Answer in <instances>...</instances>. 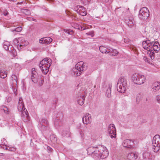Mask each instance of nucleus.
<instances>
[{"label": "nucleus", "mask_w": 160, "mask_h": 160, "mask_svg": "<svg viewBox=\"0 0 160 160\" xmlns=\"http://www.w3.org/2000/svg\"><path fill=\"white\" fill-rule=\"evenodd\" d=\"M44 79L42 78L40 81L39 82V85L40 86H41L42 85L44 82Z\"/></svg>", "instance_id": "4c0bfd02"}, {"label": "nucleus", "mask_w": 160, "mask_h": 160, "mask_svg": "<svg viewBox=\"0 0 160 160\" xmlns=\"http://www.w3.org/2000/svg\"><path fill=\"white\" fill-rule=\"evenodd\" d=\"M109 50H110L109 52L110 55H111L116 56L118 53V52L116 49H113L112 48L109 49Z\"/></svg>", "instance_id": "b1692460"}, {"label": "nucleus", "mask_w": 160, "mask_h": 160, "mask_svg": "<svg viewBox=\"0 0 160 160\" xmlns=\"http://www.w3.org/2000/svg\"><path fill=\"white\" fill-rule=\"evenodd\" d=\"M52 62V60L48 58H45L41 61L39 67L43 74L46 75L48 73Z\"/></svg>", "instance_id": "f03ea898"}, {"label": "nucleus", "mask_w": 160, "mask_h": 160, "mask_svg": "<svg viewBox=\"0 0 160 160\" xmlns=\"http://www.w3.org/2000/svg\"><path fill=\"white\" fill-rule=\"evenodd\" d=\"M83 123L88 125L91 123L92 121L91 115L89 113L85 114L82 118Z\"/></svg>", "instance_id": "9b49d317"}, {"label": "nucleus", "mask_w": 160, "mask_h": 160, "mask_svg": "<svg viewBox=\"0 0 160 160\" xmlns=\"http://www.w3.org/2000/svg\"><path fill=\"white\" fill-rule=\"evenodd\" d=\"M111 85H109L108 86V88L106 92V96L108 97L109 98L111 97Z\"/></svg>", "instance_id": "a878e982"}, {"label": "nucleus", "mask_w": 160, "mask_h": 160, "mask_svg": "<svg viewBox=\"0 0 160 160\" xmlns=\"http://www.w3.org/2000/svg\"><path fill=\"white\" fill-rule=\"evenodd\" d=\"M48 149L50 151V152H52V149L50 147H47Z\"/></svg>", "instance_id": "09e8293b"}, {"label": "nucleus", "mask_w": 160, "mask_h": 160, "mask_svg": "<svg viewBox=\"0 0 160 160\" xmlns=\"http://www.w3.org/2000/svg\"><path fill=\"white\" fill-rule=\"evenodd\" d=\"M142 46L144 49L148 51H150L152 48L156 52H158L160 49V45L158 42H151L148 40L142 42Z\"/></svg>", "instance_id": "f257e3e1"}, {"label": "nucleus", "mask_w": 160, "mask_h": 160, "mask_svg": "<svg viewBox=\"0 0 160 160\" xmlns=\"http://www.w3.org/2000/svg\"><path fill=\"white\" fill-rule=\"evenodd\" d=\"M146 28H147V29H148V27H146Z\"/></svg>", "instance_id": "4d7b16f0"}, {"label": "nucleus", "mask_w": 160, "mask_h": 160, "mask_svg": "<svg viewBox=\"0 0 160 160\" xmlns=\"http://www.w3.org/2000/svg\"><path fill=\"white\" fill-rule=\"evenodd\" d=\"M1 110L4 111L6 114H8L9 111L8 108L5 106H2L1 107Z\"/></svg>", "instance_id": "c85d7f7f"}, {"label": "nucleus", "mask_w": 160, "mask_h": 160, "mask_svg": "<svg viewBox=\"0 0 160 160\" xmlns=\"http://www.w3.org/2000/svg\"><path fill=\"white\" fill-rule=\"evenodd\" d=\"M78 29H79L80 30L81 29L82 30H84L85 29L84 28H83L81 26H80V27H79L78 28Z\"/></svg>", "instance_id": "49530a36"}, {"label": "nucleus", "mask_w": 160, "mask_h": 160, "mask_svg": "<svg viewBox=\"0 0 160 160\" xmlns=\"http://www.w3.org/2000/svg\"><path fill=\"white\" fill-rule=\"evenodd\" d=\"M3 14L5 16H6L8 15L9 14V13L6 10L3 11Z\"/></svg>", "instance_id": "79ce46f5"}, {"label": "nucleus", "mask_w": 160, "mask_h": 160, "mask_svg": "<svg viewBox=\"0 0 160 160\" xmlns=\"http://www.w3.org/2000/svg\"><path fill=\"white\" fill-rule=\"evenodd\" d=\"M10 47V43L8 41H5L3 43V47L6 50H9V47Z\"/></svg>", "instance_id": "393cba45"}, {"label": "nucleus", "mask_w": 160, "mask_h": 160, "mask_svg": "<svg viewBox=\"0 0 160 160\" xmlns=\"http://www.w3.org/2000/svg\"><path fill=\"white\" fill-rule=\"evenodd\" d=\"M70 73L72 76H79L81 74V71L75 68H73L70 71Z\"/></svg>", "instance_id": "aec40b11"}, {"label": "nucleus", "mask_w": 160, "mask_h": 160, "mask_svg": "<svg viewBox=\"0 0 160 160\" xmlns=\"http://www.w3.org/2000/svg\"><path fill=\"white\" fill-rule=\"evenodd\" d=\"M82 0V1H83V0Z\"/></svg>", "instance_id": "13d9d810"}, {"label": "nucleus", "mask_w": 160, "mask_h": 160, "mask_svg": "<svg viewBox=\"0 0 160 160\" xmlns=\"http://www.w3.org/2000/svg\"><path fill=\"white\" fill-rule=\"evenodd\" d=\"M7 76V73L6 71L4 70L1 73H0V77L2 78H5Z\"/></svg>", "instance_id": "c756f323"}, {"label": "nucleus", "mask_w": 160, "mask_h": 160, "mask_svg": "<svg viewBox=\"0 0 160 160\" xmlns=\"http://www.w3.org/2000/svg\"><path fill=\"white\" fill-rule=\"evenodd\" d=\"M150 52V53H149V55L151 57V58L152 59L154 58V52L152 50V49L150 50V51H149Z\"/></svg>", "instance_id": "2f4dec72"}, {"label": "nucleus", "mask_w": 160, "mask_h": 160, "mask_svg": "<svg viewBox=\"0 0 160 160\" xmlns=\"http://www.w3.org/2000/svg\"><path fill=\"white\" fill-rule=\"evenodd\" d=\"M88 65L82 61L78 62L75 65V68L81 71V72L85 71L87 69Z\"/></svg>", "instance_id": "9d476101"}, {"label": "nucleus", "mask_w": 160, "mask_h": 160, "mask_svg": "<svg viewBox=\"0 0 160 160\" xmlns=\"http://www.w3.org/2000/svg\"><path fill=\"white\" fill-rule=\"evenodd\" d=\"M31 79L32 81L34 83H37L38 82V74L36 71V69L34 68L32 69Z\"/></svg>", "instance_id": "f8f14e48"}, {"label": "nucleus", "mask_w": 160, "mask_h": 160, "mask_svg": "<svg viewBox=\"0 0 160 160\" xmlns=\"http://www.w3.org/2000/svg\"><path fill=\"white\" fill-rule=\"evenodd\" d=\"M54 125H55V126L56 127L58 126V125H57L56 122H55V123H54Z\"/></svg>", "instance_id": "8fccbe9b"}, {"label": "nucleus", "mask_w": 160, "mask_h": 160, "mask_svg": "<svg viewBox=\"0 0 160 160\" xmlns=\"http://www.w3.org/2000/svg\"><path fill=\"white\" fill-rule=\"evenodd\" d=\"M9 98H8V100H9Z\"/></svg>", "instance_id": "6e6d98bb"}, {"label": "nucleus", "mask_w": 160, "mask_h": 160, "mask_svg": "<svg viewBox=\"0 0 160 160\" xmlns=\"http://www.w3.org/2000/svg\"><path fill=\"white\" fill-rule=\"evenodd\" d=\"M156 99L157 101L159 103H160V96L157 95L156 97Z\"/></svg>", "instance_id": "ea45409f"}, {"label": "nucleus", "mask_w": 160, "mask_h": 160, "mask_svg": "<svg viewBox=\"0 0 160 160\" xmlns=\"http://www.w3.org/2000/svg\"><path fill=\"white\" fill-rule=\"evenodd\" d=\"M108 131L110 137L112 139H115L116 132L115 125L113 124H110L108 126Z\"/></svg>", "instance_id": "1a4fd4ad"}, {"label": "nucleus", "mask_w": 160, "mask_h": 160, "mask_svg": "<svg viewBox=\"0 0 160 160\" xmlns=\"http://www.w3.org/2000/svg\"><path fill=\"white\" fill-rule=\"evenodd\" d=\"M17 108L19 111L22 112V114L23 115L27 118L28 117V112L25 109L23 103V100L22 98H20L18 102Z\"/></svg>", "instance_id": "0eeeda50"}, {"label": "nucleus", "mask_w": 160, "mask_h": 160, "mask_svg": "<svg viewBox=\"0 0 160 160\" xmlns=\"http://www.w3.org/2000/svg\"><path fill=\"white\" fill-rule=\"evenodd\" d=\"M109 0H104V1L106 2H108Z\"/></svg>", "instance_id": "3c124183"}, {"label": "nucleus", "mask_w": 160, "mask_h": 160, "mask_svg": "<svg viewBox=\"0 0 160 160\" xmlns=\"http://www.w3.org/2000/svg\"><path fill=\"white\" fill-rule=\"evenodd\" d=\"M78 8L76 10V12L82 16H85L87 15V12L85 8L82 6H79V7L77 6Z\"/></svg>", "instance_id": "4468645a"}, {"label": "nucleus", "mask_w": 160, "mask_h": 160, "mask_svg": "<svg viewBox=\"0 0 160 160\" xmlns=\"http://www.w3.org/2000/svg\"><path fill=\"white\" fill-rule=\"evenodd\" d=\"M66 32L68 33L69 34H71L72 32V30H71L70 31H69L68 30H66Z\"/></svg>", "instance_id": "c03bdc74"}, {"label": "nucleus", "mask_w": 160, "mask_h": 160, "mask_svg": "<svg viewBox=\"0 0 160 160\" xmlns=\"http://www.w3.org/2000/svg\"><path fill=\"white\" fill-rule=\"evenodd\" d=\"M41 128L43 129H48V122L46 119L42 118L41 120Z\"/></svg>", "instance_id": "f3484780"}, {"label": "nucleus", "mask_w": 160, "mask_h": 160, "mask_svg": "<svg viewBox=\"0 0 160 160\" xmlns=\"http://www.w3.org/2000/svg\"><path fill=\"white\" fill-rule=\"evenodd\" d=\"M131 79L134 83L141 85L145 82L146 78L143 75L138 73H134L132 75Z\"/></svg>", "instance_id": "39448f33"}, {"label": "nucleus", "mask_w": 160, "mask_h": 160, "mask_svg": "<svg viewBox=\"0 0 160 160\" xmlns=\"http://www.w3.org/2000/svg\"><path fill=\"white\" fill-rule=\"evenodd\" d=\"M138 157L137 154L136 152H130L127 155L128 159L130 160H135Z\"/></svg>", "instance_id": "a211bd4d"}, {"label": "nucleus", "mask_w": 160, "mask_h": 160, "mask_svg": "<svg viewBox=\"0 0 160 160\" xmlns=\"http://www.w3.org/2000/svg\"><path fill=\"white\" fill-rule=\"evenodd\" d=\"M95 149V147H89L87 149L88 152L89 153V154H94Z\"/></svg>", "instance_id": "cd10ccee"}, {"label": "nucleus", "mask_w": 160, "mask_h": 160, "mask_svg": "<svg viewBox=\"0 0 160 160\" xmlns=\"http://www.w3.org/2000/svg\"><path fill=\"white\" fill-rule=\"evenodd\" d=\"M9 150L12 151H15L16 150V149L14 148H10L8 147Z\"/></svg>", "instance_id": "37998d69"}, {"label": "nucleus", "mask_w": 160, "mask_h": 160, "mask_svg": "<svg viewBox=\"0 0 160 160\" xmlns=\"http://www.w3.org/2000/svg\"><path fill=\"white\" fill-rule=\"evenodd\" d=\"M152 88L153 92L159 90L160 89V82H154L152 84Z\"/></svg>", "instance_id": "6ab92c4d"}, {"label": "nucleus", "mask_w": 160, "mask_h": 160, "mask_svg": "<svg viewBox=\"0 0 160 160\" xmlns=\"http://www.w3.org/2000/svg\"><path fill=\"white\" fill-rule=\"evenodd\" d=\"M22 30V28L21 27H17V28H15L14 29V31H16V32H19L21 31Z\"/></svg>", "instance_id": "e433bc0d"}, {"label": "nucleus", "mask_w": 160, "mask_h": 160, "mask_svg": "<svg viewBox=\"0 0 160 160\" xmlns=\"http://www.w3.org/2000/svg\"><path fill=\"white\" fill-rule=\"evenodd\" d=\"M3 70H2V69H0V73H1V72H2L3 71Z\"/></svg>", "instance_id": "603ef678"}, {"label": "nucleus", "mask_w": 160, "mask_h": 160, "mask_svg": "<svg viewBox=\"0 0 160 160\" xmlns=\"http://www.w3.org/2000/svg\"><path fill=\"white\" fill-rule=\"evenodd\" d=\"M125 22L127 25L130 27H132L135 24V21L133 19L125 20Z\"/></svg>", "instance_id": "4be33fe9"}, {"label": "nucleus", "mask_w": 160, "mask_h": 160, "mask_svg": "<svg viewBox=\"0 0 160 160\" xmlns=\"http://www.w3.org/2000/svg\"><path fill=\"white\" fill-rule=\"evenodd\" d=\"M152 149L155 152H157L160 149V136L158 135H155L152 141Z\"/></svg>", "instance_id": "423d86ee"}, {"label": "nucleus", "mask_w": 160, "mask_h": 160, "mask_svg": "<svg viewBox=\"0 0 160 160\" xmlns=\"http://www.w3.org/2000/svg\"><path fill=\"white\" fill-rule=\"evenodd\" d=\"M1 147L4 149L9 150L8 147H7V146L5 145H1Z\"/></svg>", "instance_id": "a19ab883"}, {"label": "nucleus", "mask_w": 160, "mask_h": 160, "mask_svg": "<svg viewBox=\"0 0 160 160\" xmlns=\"http://www.w3.org/2000/svg\"><path fill=\"white\" fill-rule=\"evenodd\" d=\"M12 78L13 81L14 80L15 82H17V78L16 75H12Z\"/></svg>", "instance_id": "58836bf2"}, {"label": "nucleus", "mask_w": 160, "mask_h": 160, "mask_svg": "<svg viewBox=\"0 0 160 160\" xmlns=\"http://www.w3.org/2000/svg\"><path fill=\"white\" fill-rule=\"evenodd\" d=\"M86 34L88 36H91V37H93L94 36V32L93 31H91L88 32L86 33Z\"/></svg>", "instance_id": "c9c22d12"}, {"label": "nucleus", "mask_w": 160, "mask_h": 160, "mask_svg": "<svg viewBox=\"0 0 160 160\" xmlns=\"http://www.w3.org/2000/svg\"><path fill=\"white\" fill-rule=\"evenodd\" d=\"M143 59L146 62H148V59L146 57H144Z\"/></svg>", "instance_id": "de8ad7c7"}, {"label": "nucleus", "mask_w": 160, "mask_h": 160, "mask_svg": "<svg viewBox=\"0 0 160 160\" xmlns=\"http://www.w3.org/2000/svg\"><path fill=\"white\" fill-rule=\"evenodd\" d=\"M128 81L124 77H121L118 80L117 84V89L118 92L124 93L127 88Z\"/></svg>", "instance_id": "20e7f679"}, {"label": "nucleus", "mask_w": 160, "mask_h": 160, "mask_svg": "<svg viewBox=\"0 0 160 160\" xmlns=\"http://www.w3.org/2000/svg\"><path fill=\"white\" fill-rule=\"evenodd\" d=\"M109 152L106 147L101 145L95 147L94 155L101 158H105L108 155Z\"/></svg>", "instance_id": "7ed1b4c3"}, {"label": "nucleus", "mask_w": 160, "mask_h": 160, "mask_svg": "<svg viewBox=\"0 0 160 160\" xmlns=\"http://www.w3.org/2000/svg\"><path fill=\"white\" fill-rule=\"evenodd\" d=\"M28 41H26L24 38H20L19 45L18 47V49L19 50L21 49L25 46L28 45Z\"/></svg>", "instance_id": "ddd939ff"}, {"label": "nucleus", "mask_w": 160, "mask_h": 160, "mask_svg": "<svg viewBox=\"0 0 160 160\" xmlns=\"http://www.w3.org/2000/svg\"><path fill=\"white\" fill-rule=\"evenodd\" d=\"M8 98H9V101H10L11 100V98L10 97Z\"/></svg>", "instance_id": "864d4df0"}, {"label": "nucleus", "mask_w": 160, "mask_h": 160, "mask_svg": "<svg viewBox=\"0 0 160 160\" xmlns=\"http://www.w3.org/2000/svg\"><path fill=\"white\" fill-rule=\"evenodd\" d=\"M149 11L146 7H143L139 11V18L142 20L147 19L149 16Z\"/></svg>", "instance_id": "6e6552de"}, {"label": "nucleus", "mask_w": 160, "mask_h": 160, "mask_svg": "<svg viewBox=\"0 0 160 160\" xmlns=\"http://www.w3.org/2000/svg\"><path fill=\"white\" fill-rule=\"evenodd\" d=\"M13 43L16 45L18 47V46L19 45V38H18V39L15 38L13 41Z\"/></svg>", "instance_id": "7c9ffc66"}, {"label": "nucleus", "mask_w": 160, "mask_h": 160, "mask_svg": "<svg viewBox=\"0 0 160 160\" xmlns=\"http://www.w3.org/2000/svg\"><path fill=\"white\" fill-rule=\"evenodd\" d=\"M29 18V19H28L29 20L31 21L32 20V21H36V20L35 19L30 18Z\"/></svg>", "instance_id": "a18cd8bd"}, {"label": "nucleus", "mask_w": 160, "mask_h": 160, "mask_svg": "<svg viewBox=\"0 0 160 160\" xmlns=\"http://www.w3.org/2000/svg\"><path fill=\"white\" fill-rule=\"evenodd\" d=\"M52 41V39L50 37H46L40 39L39 42L40 43L48 44L50 43Z\"/></svg>", "instance_id": "dca6fc26"}, {"label": "nucleus", "mask_w": 160, "mask_h": 160, "mask_svg": "<svg viewBox=\"0 0 160 160\" xmlns=\"http://www.w3.org/2000/svg\"><path fill=\"white\" fill-rule=\"evenodd\" d=\"M133 144V142L132 140L126 139L123 141L122 145L124 147L129 148L131 147Z\"/></svg>", "instance_id": "2eb2a0df"}, {"label": "nucleus", "mask_w": 160, "mask_h": 160, "mask_svg": "<svg viewBox=\"0 0 160 160\" xmlns=\"http://www.w3.org/2000/svg\"><path fill=\"white\" fill-rule=\"evenodd\" d=\"M144 96H143L142 94H141V93L138 94V96H137L136 99L137 102L138 101H140L141 100H142Z\"/></svg>", "instance_id": "473e14b6"}, {"label": "nucleus", "mask_w": 160, "mask_h": 160, "mask_svg": "<svg viewBox=\"0 0 160 160\" xmlns=\"http://www.w3.org/2000/svg\"><path fill=\"white\" fill-rule=\"evenodd\" d=\"M22 12L27 15H28L31 14L30 11L29 10L27 9H24L22 10Z\"/></svg>", "instance_id": "72a5a7b5"}, {"label": "nucleus", "mask_w": 160, "mask_h": 160, "mask_svg": "<svg viewBox=\"0 0 160 160\" xmlns=\"http://www.w3.org/2000/svg\"><path fill=\"white\" fill-rule=\"evenodd\" d=\"M50 139L54 143L57 140V138L56 137H55L53 135L51 136L50 137Z\"/></svg>", "instance_id": "f704fd0d"}, {"label": "nucleus", "mask_w": 160, "mask_h": 160, "mask_svg": "<svg viewBox=\"0 0 160 160\" xmlns=\"http://www.w3.org/2000/svg\"><path fill=\"white\" fill-rule=\"evenodd\" d=\"M14 52H15V51H14V50H13V51H12V52H13V53H14V52H14Z\"/></svg>", "instance_id": "5fc2aeb1"}, {"label": "nucleus", "mask_w": 160, "mask_h": 160, "mask_svg": "<svg viewBox=\"0 0 160 160\" xmlns=\"http://www.w3.org/2000/svg\"><path fill=\"white\" fill-rule=\"evenodd\" d=\"M80 96L78 98L77 102L80 105H82L84 103L85 96L84 95H80Z\"/></svg>", "instance_id": "412c9836"}, {"label": "nucleus", "mask_w": 160, "mask_h": 160, "mask_svg": "<svg viewBox=\"0 0 160 160\" xmlns=\"http://www.w3.org/2000/svg\"><path fill=\"white\" fill-rule=\"evenodd\" d=\"M100 51L103 53H107L110 52L109 49H108L106 47L103 46H100L99 47Z\"/></svg>", "instance_id": "5701e85b"}, {"label": "nucleus", "mask_w": 160, "mask_h": 160, "mask_svg": "<svg viewBox=\"0 0 160 160\" xmlns=\"http://www.w3.org/2000/svg\"><path fill=\"white\" fill-rule=\"evenodd\" d=\"M61 134L63 137H68L69 136V132L67 130H64L62 131Z\"/></svg>", "instance_id": "bb28decb"}]
</instances>
